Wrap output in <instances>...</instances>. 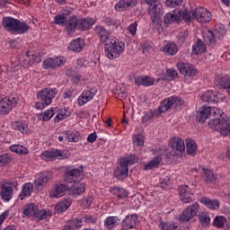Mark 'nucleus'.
<instances>
[{"label":"nucleus","mask_w":230,"mask_h":230,"mask_svg":"<svg viewBox=\"0 0 230 230\" xmlns=\"http://www.w3.org/2000/svg\"><path fill=\"white\" fill-rule=\"evenodd\" d=\"M28 30H30V26L26 24V22H22L21 21L17 20L14 33H26L28 32Z\"/></svg>","instance_id":"a18cd8bd"},{"label":"nucleus","mask_w":230,"mask_h":230,"mask_svg":"<svg viewBox=\"0 0 230 230\" xmlns=\"http://www.w3.org/2000/svg\"><path fill=\"white\" fill-rule=\"evenodd\" d=\"M201 204H204L208 209L216 211L220 208V201L218 199H211L209 198L202 197L199 200Z\"/></svg>","instance_id":"c85d7f7f"},{"label":"nucleus","mask_w":230,"mask_h":230,"mask_svg":"<svg viewBox=\"0 0 230 230\" xmlns=\"http://www.w3.org/2000/svg\"><path fill=\"white\" fill-rule=\"evenodd\" d=\"M113 94L116 98L123 102V100H127V88L121 85H117L113 91Z\"/></svg>","instance_id":"58836bf2"},{"label":"nucleus","mask_w":230,"mask_h":230,"mask_svg":"<svg viewBox=\"0 0 230 230\" xmlns=\"http://www.w3.org/2000/svg\"><path fill=\"white\" fill-rule=\"evenodd\" d=\"M58 94V90L57 88H43L37 93L36 96L37 100H40L46 107H49V104L53 102V98Z\"/></svg>","instance_id":"6e6552de"},{"label":"nucleus","mask_w":230,"mask_h":230,"mask_svg":"<svg viewBox=\"0 0 230 230\" xmlns=\"http://www.w3.org/2000/svg\"><path fill=\"white\" fill-rule=\"evenodd\" d=\"M17 102H19V98L13 95L2 99L0 101V114L2 116L9 114L12 111V109L17 105Z\"/></svg>","instance_id":"9d476101"},{"label":"nucleus","mask_w":230,"mask_h":230,"mask_svg":"<svg viewBox=\"0 0 230 230\" xmlns=\"http://www.w3.org/2000/svg\"><path fill=\"white\" fill-rule=\"evenodd\" d=\"M64 22H66V16H63L61 13L55 16L54 24H63Z\"/></svg>","instance_id":"338daca9"},{"label":"nucleus","mask_w":230,"mask_h":230,"mask_svg":"<svg viewBox=\"0 0 230 230\" xmlns=\"http://www.w3.org/2000/svg\"><path fill=\"white\" fill-rule=\"evenodd\" d=\"M128 31H129L130 35H132V37H134L137 31V22L131 23L128 27Z\"/></svg>","instance_id":"69168bd1"},{"label":"nucleus","mask_w":230,"mask_h":230,"mask_svg":"<svg viewBox=\"0 0 230 230\" xmlns=\"http://www.w3.org/2000/svg\"><path fill=\"white\" fill-rule=\"evenodd\" d=\"M192 51L195 55H202V53H206V44H204L202 40H198L192 47Z\"/></svg>","instance_id":"a19ab883"},{"label":"nucleus","mask_w":230,"mask_h":230,"mask_svg":"<svg viewBox=\"0 0 230 230\" xmlns=\"http://www.w3.org/2000/svg\"><path fill=\"white\" fill-rule=\"evenodd\" d=\"M67 116H69V113H67V110H59L54 119V121L55 123H59V121H62V119H67Z\"/></svg>","instance_id":"864d4df0"},{"label":"nucleus","mask_w":230,"mask_h":230,"mask_svg":"<svg viewBox=\"0 0 230 230\" xmlns=\"http://www.w3.org/2000/svg\"><path fill=\"white\" fill-rule=\"evenodd\" d=\"M183 0H166L165 5L169 8H175V6H179L182 4Z\"/></svg>","instance_id":"e2e57ef3"},{"label":"nucleus","mask_w":230,"mask_h":230,"mask_svg":"<svg viewBox=\"0 0 230 230\" xmlns=\"http://www.w3.org/2000/svg\"><path fill=\"white\" fill-rule=\"evenodd\" d=\"M227 31H226V27L223 24L216 25L214 32L211 31H208L205 35V40L209 44H215L217 42V39H223L226 37Z\"/></svg>","instance_id":"1a4fd4ad"},{"label":"nucleus","mask_w":230,"mask_h":230,"mask_svg":"<svg viewBox=\"0 0 230 230\" xmlns=\"http://www.w3.org/2000/svg\"><path fill=\"white\" fill-rule=\"evenodd\" d=\"M136 85H144L145 87H150L155 84V79L150 76H138L135 79Z\"/></svg>","instance_id":"473e14b6"},{"label":"nucleus","mask_w":230,"mask_h":230,"mask_svg":"<svg viewBox=\"0 0 230 230\" xmlns=\"http://www.w3.org/2000/svg\"><path fill=\"white\" fill-rule=\"evenodd\" d=\"M11 127L13 130L21 132V134H30V130L28 129V123H26V121L14 120L12 122Z\"/></svg>","instance_id":"cd10ccee"},{"label":"nucleus","mask_w":230,"mask_h":230,"mask_svg":"<svg viewBox=\"0 0 230 230\" xmlns=\"http://www.w3.org/2000/svg\"><path fill=\"white\" fill-rule=\"evenodd\" d=\"M84 46H85V41H84V39L78 38L76 40H74L70 44L68 49L70 51H75V53H80L84 49Z\"/></svg>","instance_id":"2f4dec72"},{"label":"nucleus","mask_w":230,"mask_h":230,"mask_svg":"<svg viewBox=\"0 0 230 230\" xmlns=\"http://www.w3.org/2000/svg\"><path fill=\"white\" fill-rule=\"evenodd\" d=\"M177 67L180 73L183 75V76H197V75L199 74V71L197 70L195 66L190 63L180 62L177 64Z\"/></svg>","instance_id":"dca6fc26"},{"label":"nucleus","mask_w":230,"mask_h":230,"mask_svg":"<svg viewBox=\"0 0 230 230\" xmlns=\"http://www.w3.org/2000/svg\"><path fill=\"white\" fill-rule=\"evenodd\" d=\"M22 214L24 217H29V218H33L36 221L48 220L51 217V210L48 209H39V206L35 203H29L23 207Z\"/></svg>","instance_id":"7ed1b4c3"},{"label":"nucleus","mask_w":230,"mask_h":230,"mask_svg":"<svg viewBox=\"0 0 230 230\" xmlns=\"http://www.w3.org/2000/svg\"><path fill=\"white\" fill-rule=\"evenodd\" d=\"M49 179H51V172H40L36 175L34 183L36 186H38V188L40 186H46V184L49 182Z\"/></svg>","instance_id":"b1692460"},{"label":"nucleus","mask_w":230,"mask_h":230,"mask_svg":"<svg viewBox=\"0 0 230 230\" xmlns=\"http://www.w3.org/2000/svg\"><path fill=\"white\" fill-rule=\"evenodd\" d=\"M137 4V0H120L115 4L116 12H123L128 8H134Z\"/></svg>","instance_id":"412c9836"},{"label":"nucleus","mask_w":230,"mask_h":230,"mask_svg":"<svg viewBox=\"0 0 230 230\" xmlns=\"http://www.w3.org/2000/svg\"><path fill=\"white\" fill-rule=\"evenodd\" d=\"M8 163H9V158L7 154L0 155V168L2 166H6Z\"/></svg>","instance_id":"774afa93"},{"label":"nucleus","mask_w":230,"mask_h":230,"mask_svg":"<svg viewBox=\"0 0 230 230\" xmlns=\"http://www.w3.org/2000/svg\"><path fill=\"white\" fill-rule=\"evenodd\" d=\"M146 3L149 5L148 13L152 22H159V20L163 17V4H161V2L159 0H146Z\"/></svg>","instance_id":"0eeeda50"},{"label":"nucleus","mask_w":230,"mask_h":230,"mask_svg":"<svg viewBox=\"0 0 230 230\" xmlns=\"http://www.w3.org/2000/svg\"><path fill=\"white\" fill-rule=\"evenodd\" d=\"M10 150L11 152H14L15 154H19L20 155H26V154H28V148L21 145H13L10 146Z\"/></svg>","instance_id":"09e8293b"},{"label":"nucleus","mask_w":230,"mask_h":230,"mask_svg":"<svg viewBox=\"0 0 230 230\" xmlns=\"http://www.w3.org/2000/svg\"><path fill=\"white\" fill-rule=\"evenodd\" d=\"M125 51V43L119 41L118 38L111 36L109 42L104 45V53L110 60L119 58L121 54Z\"/></svg>","instance_id":"f03ea898"},{"label":"nucleus","mask_w":230,"mask_h":230,"mask_svg":"<svg viewBox=\"0 0 230 230\" xmlns=\"http://www.w3.org/2000/svg\"><path fill=\"white\" fill-rule=\"evenodd\" d=\"M96 93H97L96 88L84 90L77 100L78 105L82 107L83 105H85V103H87L88 102H91V100L94 98V95L96 94Z\"/></svg>","instance_id":"a211bd4d"},{"label":"nucleus","mask_w":230,"mask_h":230,"mask_svg":"<svg viewBox=\"0 0 230 230\" xmlns=\"http://www.w3.org/2000/svg\"><path fill=\"white\" fill-rule=\"evenodd\" d=\"M200 209V205L198 202L193 203L192 205L188 206L181 215H180V220L181 222H190V220H193L195 217H197V213H199Z\"/></svg>","instance_id":"9b49d317"},{"label":"nucleus","mask_w":230,"mask_h":230,"mask_svg":"<svg viewBox=\"0 0 230 230\" xmlns=\"http://www.w3.org/2000/svg\"><path fill=\"white\" fill-rule=\"evenodd\" d=\"M121 159L126 161V164L128 166L130 164H136V163H137V161H139V158L136 155H130L128 157H124Z\"/></svg>","instance_id":"680f3d73"},{"label":"nucleus","mask_w":230,"mask_h":230,"mask_svg":"<svg viewBox=\"0 0 230 230\" xmlns=\"http://www.w3.org/2000/svg\"><path fill=\"white\" fill-rule=\"evenodd\" d=\"M177 76H178L177 70L168 69L164 75V80H169V81L175 80V78H177Z\"/></svg>","instance_id":"13d9d810"},{"label":"nucleus","mask_w":230,"mask_h":230,"mask_svg":"<svg viewBox=\"0 0 230 230\" xmlns=\"http://www.w3.org/2000/svg\"><path fill=\"white\" fill-rule=\"evenodd\" d=\"M191 14L188 10L174 11L172 13H167L164 17V24H172L176 21H185V22H191Z\"/></svg>","instance_id":"39448f33"},{"label":"nucleus","mask_w":230,"mask_h":230,"mask_svg":"<svg viewBox=\"0 0 230 230\" xmlns=\"http://www.w3.org/2000/svg\"><path fill=\"white\" fill-rule=\"evenodd\" d=\"M77 26H78V19L75 16L70 17L69 21L66 24V30L68 35H73Z\"/></svg>","instance_id":"e433bc0d"},{"label":"nucleus","mask_w":230,"mask_h":230,"mask_svg":"<svg viewBox=\"0 0 230 230\" xmlns=\"http://www.w3.org/2000/svg\"><path fill=\"white\" fill-rule=\"evenodd\" d=\"M226 223L227 218H226L224 216H217L213 220V226L217 227V229H222Z\"/></svg>","instance_id":"49530a36"},{"label":"nucleus","mask_w":230,"mask_h":230,"mask_svg":"<svg viewBox=\"0 0 230 230\" xmlns=\"http://www.w3.org/2000/svg\"><path fill=\"white\" fill-rule=\"evenodd\" d=\"M214 116V119L208 122V127L212 130H217L220 132L222 136H229L230 134V119H224L220 110L211 107H202L198 119L199 123H204L208 118ZM219 116V118H218Z\"/></svg>","instance_id":"f257e3e1"},{"label":"nucleus","mask_w":230,"mask_h":230,"mask_svg":"<svg viewBox=\"0 0 230 230\" xmlns=\"http://www.w3.org/2000/svg\"><path fill=\"white\" fill-rule=\"evenodd\" d=\"M119 226V219L118 217H108L104 220V226L106 229H114V227H118Z\"/></svg>","instance_id":"4c0bfd02"},{"label":"nucleus","mask_w":230,"mask_h":230,"mask_svg":"<svg viewBox=\"0 0 230 230\" xmlns=\"http://www.w3.org/2000/svg\"><path fill=\"white\" fill-rule=\"evenodd\" d=\"M69 191V187L66 184H58L56 187L49 192V197L51 199H59V197H64L66 191Z\"/></svg>","instance_id":"aec40b11"},{"label":"nucleus","mask_w":230,"mask_h":230,"mask_svg":"<svg viewBox=\"0 0 230 230\" xmlns=\"http://www.w3.org/2000/svg\"><path fill=\"white\" fill-rule=\"evenodd\" d=\"M168 146L172 148V152L166 154V156L169 159H173V157H181L184 150H186L184 140L180 137H171L168 142Z\"/></svg>","instance_id":"20e7f679"},{"label":"nucleus","mask_w":230,"mask_h":230,"mask_svg":"<svg viewBox=\"0 0 230 230\" xmlns=\"http://www.w3.org/2000/svg\"><path fill=\"white\" fill-rule=\"evenodd\" d=\"M24 62L29 66H33V64H39L40 62H42V58L38 52L31 50L26 53Z\"/></svg>","instance_id":"4be33fe9"},{"label":"nucleus","mask_w":230,"mask_h":230,"mask_svg":"<svg viewBox=\"0 0 230 230\" xmlns=\"http://www.w3.org/2000/svg\"><path fill=\"white\" fill-rule=\"evenodd\" d=\"M214 84L216 87H219L220 89H226L228 94H230V77L227 75H216L214 79Z\"/></svg>","instance_id":"6ab92c4d"},{"label":"nucleus","mask_w":230,"mask_h":230,"mask_svg":"<svg viewBox=\"0 0 230 230\" xmlns=\"http://www.w3.org/2000/svg\"><path fill=\"white\" fill-rule=\"evenodd\" d=\"M43 69H55V58H48L42 63Z\"/></svg>","instance_id":"6e6d98bb"},{"label":"nucleus","mask_w":230,"mask_h":230,"mask_svg":"<svg viewBox=\"0 0 230 230\" xmlns=\"http://www.w3.org/2000/svg\"><path fill=\"white\" fill-rule=\"evenodd\" d=\"M199 218L201 226H204L205 227L206 226H209V224H211V218H209V215H208V213L203 212L199 214Z\"/></svg>","instance_id":"4d7b16f0"},{"label":"nucleus","mask_w":230,"mask_h":230,"mask_svg":"<svg viewBox=\"0 0 230 230\" xmlns=\"http://www.w3.org/2000/svg\"><path fill=\"white\" fill-rule=\"evenodd\" d=\"M187 154L194 155L197 152V144L193 140H186Z\"/></svg>","instance_id":"8fccbe9b"},{"label":"nucleus","mask_w":230,"mask_h":230,"mask_svg":"<svg viewBox=\"0 0 230 230\" xmlns=\"http://www.w3.org/2000/svg\"><path fill=\"white\" fill-rule=\"evenodd\" d=\"M17 19H13L12 17H4L2 21V25L4 26V30L10 31L11 33H14L15 28L17 25Z\"/></svg>","instance_id":"bb28decb"},{"label":"nucleus","mask_w":230,"mask_h":230,"mask_svg":"<svg viewBox=\"0 0 230 230\" xmlns=\"http://www.w3.org/2000/svg\"><path fill=\"white\" fill-rule=\"evenodd\" d=\"M111 193H112V195H116L119 199H126V197H128V193L123 188H112L111 190Z\"/></svg>","instance_id":"de8ad7c7"},{"label":"nucleus","mask_w":230,"mask_h":230,"mask_svg":"<svg viewBox=\"0 0 230 230\" xmlns=\"http://www.w3.org/2000/svg\"><path fill=\"white\" fill-rule=\"evenodd\" d=\"M63 179L66 182H80L84 179V171L80 169H68L65 172Z\"/></svg>","instance_id":"4468645a"},{"label":"nucleus","mask_w":230,"mask_h":230,"mask_svg":"<svg viewBox=\"0 0 230 230\" xmlns=\"http://www.w3.org/2000/svg\"><path fill=\"white\" fill-rule=\"evenodd\" d=\"M136 224H137V216L136 215L127 216L122 221V229L123 230L134 229V227H136Z\"/></svg>","instance_id":"a878e982"},{"label":"nucleus","mask_w":230,"mask_h":230,"mask_svg":"<svg viewBox=\"0 0 230 230\" xmlns=\"http://www.w3.org/2000/svg\"><path fill=\"white\" fill-rule=\"evenodd\" d=\"M115 177L119 179V181H123V179L128 177V165L127 160H122V158H120L119 164L115 171Z\"/></svg>","instance_id":"f3484780"},{"label":"nucleus","mask_w":230,"mask_h":230,"mask_svg":"<svg viewBox=\"0 0 230 230\" xmlns=\"http://www.w3.org/2000/svg\"><path fill=\"white\" fill-rule=\"evenodd\" d=\"M180 200L183 204L193 202V190L188 185H181L178 188Z\"/></svg>","instance_id":"2eb2a0df"},{"label":"nucleus","mask_w":230,"mask_h":230,"mask_svg":"<svg viewBox=\"0 0 230 230\" xmlns=\"http://www.w3.org/2000/svg\"><path fill=\"white\" fill-rule=\"evenodd\" d=\"M163 51L165 55L173 57V55H177V53H179V47L173 42H169L163 48Z\"/></svg>","instance_id":"f704fd0d"},{"label":"nucleus","mask_w":230,"mask_h":230,"mask_svg":"<svg viewBox=\"0 0 230 230\" xmlns=\"http://www.w3.org/2000/svg\"><path fill=\"white\" fill-rule=\"evenodd\" d=\"M161 161H163L161 156L155 157L149 163L144 164V170H154V168H157L161 164Z\"/></svg>","instance_id":"c03bdc74"},{"label":"nucleus","mask_w":230,"mask_h":230,"mask_svg":"<svg viewBox=\"0 0 230 230\" xmlns=\"http://www.w3.org/2000/svg\"><path fill=\"white\" fill-rule=\"evenodd\" d=\"M53 116H55V109L51 108L43 111L40 115V118L42 119V121H49Z\"/></svg>","instance_id":"3c124183"},{"label":"nucleus","mask_w":230,"mask_h":230,"mask_svg":"<svg viewBox=\"0 0 230 230\" xmlns=\"http://www.w3.org/2000/svg\"><path fill=\"white\" fill-rule=\"evenodd\" d=\"M159 226L162 230H177V226L172 223L162 222Z\"/></svg>","instance_id":"bf43d9fd"},{"label":"nucleus","mask_w":230,"mask_h":230,"mask_svg":"<svg viewBox=\"0 0 230 230\" xmlns=\"http://www.w3.org/2000/svg\"><path fill=\"white\" fill-rule=\"evenodd\" d=\"M172 107H173V104L172 102V98L169 97L164 100V102L161 103L158 108V112H160V114H163V112H168V110L172 109Z\"/></svg>","instance_id":"37998d69"},{"label":"nucleus","mask_w":230,"mask_h":230,"mask_svg":"<svg viewBox=\"0 0 230 230\" xmlns=\"http://www.w3.org/2000/svg\"><path fill=\"white\" fill-rule=\"evenodd\" d=\"M201 100L208 103H218V102L226 100V94L222 91L208 90L202 95Z\"/></svg>","instance_id":"f8f14e48"},{"label":"nucleus","mask_w":230,"mask_h":230,"mask_svg":"<svg viewBox=\"0 0 230 230\" xmlns=\"http://www.w3.org/2000/svg\"><path fill=\"white\" fill-rule=\"evenodd\" d=\"M200 173L201 177L206 182H211L215 181V173H213L211 169L202 168Z\"/></svg>","instance_id":"79ce46f5"},{"label":"nucleus","mask_w":230,"mask_h":230,"mask_svg":"<svg viewBox=\"0 0 230 230\" xmlns=\"http://www.w3.org/2000/svg\"><path fill=\"white\" fill-rule=\"evenodd\" d=\"M160 188H163L164 190H172V180H170V176L162 178L160 181Z\"/></svg>","instance_id":"5fc2aeb1"},{"label":"nucleus","mask_w":230,"mask_h":230,"mask_svg":"<svg viewBox=\"0 0 230 230\" xmlns=\"http://www.w3.org/2000/svg\"><path fill=\"white\" fill-rule=\"evenodd\" d=\"M188 35H189L188 30H182V31H180L177 37L180 42H184L188 39Z\"/></svg>","instance_id":"0e129e2a"},{"label":"nucleus","mask_w":230,"mask_h":230,"mask_svg":"<svg viewBox=\"0 0 230 230\" xmlns=\"http://www.w3.org/2000/svg\"><path fill=\"white\" fill-rule=\"evenodd\" d=\"M69 157V151L66 150H58V149H52V150H46L43 151L40 155V159L42 161H46V163L67 159Z\"/></svg>","instance_id":"423d86ee"},{"label":"nucleus","mask_w":230,"mask_h":230,"mask_svg":"<svg viewBox=\"0 0 230 230\" xmlns=\"http://www.w3.org/2000/svg\"><path fill=\"white\" fill-rule=\"evenodd\" d=\"M95 33L99 36L100 41L102 44H106V42L111 41V35H109V31L103 26H96L94 29Z\"/></svg>","instance_id":"5701e85b"},{"label":"nucleus","mask_w":230,"mask_h":230,"mask_svg":"<svg viewBox=\"0 0 230 230\" xmlns=\"http://www.w3.org/2000/svg\"><path fill=\"white\" fill-rule=\"evenodd\" d=\"M69 195H72V197H78L79 195H82V193H85V183H76L68 189Z\"/></svg>","instance_id":"c756f323"},{"label":"nucleus","mask_w":230,"mask_h":230,"mask_svg":"<svg viewBox=\"0 0 230 230\" xmlns=\"http://www.w3.org/2000/svg\"><path fill=\"white\" fill-rule=\"evenodd\" d=\"M33 193V183L27 182L23 184L22 192L19 195L20 200H24L27 197H30Z\"/></svg>","instance_id":"72a5a7b5"},{"label":"nucleus","mask_w":230,"mask_h":230,"mask_svg":"<svg viewBox=\"0 0 230 230\" xmlns=\"http://www.w3.org/2000/svg\"><path fill=\"white\" fill-rule=\"evenodd\" d=\"M54 62L56 67H62V66L67 62V59L65 57L59 56L54 58Z\"/></svg>","instance_id":"052dcab7"},{"label":"nucleus","mask_w":230,"mask_h":230,"mask_svg":"<svg viewBox=\"0 0 230 230\" xmlns=\"http://www.w3.org/2000/svg\"><path fill=\"white\" fill-rule=\"evenodd\" d=\"M1 199L4 202H10L12 198L13 197V189L10 186H6L4 184L1 185V192H0Z\"/></svg>","instance_id":"393cba45"},{"label":"nucleus","mask_w":230,"mask_h":230,"mask_svg":"<svg viewBox=\"0 0 230 230\" xmlns=\"http://www.w3.org/2000/svg\"><path fill=\"white\" fill-rule=\"evenodd\" d=\"M61 136H64L65 141H68V143H78V141L82 139V136L79 132L63 131Z\"/></svg>","instance_id":"7c9ffc66"},{"label":"nucleus","mask_w":230,"mask_h":230,"mask_svg":"<svg viewBox=\"0 0 230 230\" xmlns=\"http://www.w3.org/2000/svg\"><path fill=\"white\" fill-rule=\"evenodd\" d=\"M145 145V137L141 134H135L133 136V146H143Z\"/></svg>","instance_id":"603ef678"},{"label":"nucleus","mask_w":230,"mask_h":230,"mask_svg":"<svg viewBox=\"0 0 230 230\" xmlns=\"http://www.w3.org/2000/svg\"><path fill=\"white\" fill-rule=\"evenodd\" d=\"M95 22L96 20L93 18H84L78 21L79 28H81V30H89V28L95 24Z\"/></svg>","instance_id":"ea45409f"},{"label":"nucleus","mask_w":230,"mask_h":230,"mask_svg":"<svg viewBox=\"0 0 230 230\" xmlns=\"http://www.w3.org/2000/svg\"><path fill=\"white\" fill-rule=\"evenodd\" d=\"M190 13L191 21H193V19H196L198 22H202V23L209 22L211 21V13L208 11V9L206 8L199 7L195 9L193 13Z\"/></svg>","instance_id":"ddd939ff"},{"label":"nucleus","mask_w":230,"mask_h":230,"mask_svg":"<svg viewBox=\"0 0 230 230\" xmlns=\"http://www.w3.org/2000/svg\"><path fill=\"white\" fill-rule=\"evenodd\" d=\"M71 204V199L69 198L59 201L55 207L56 213H64V211L69 208Z\"/></svg>","instance_id":"c9c22d12"}]
</instances>
